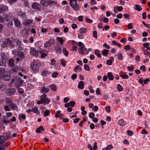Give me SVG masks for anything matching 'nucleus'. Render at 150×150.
Masks as SVG:
<instances>
[{
    "instance_id": "obj_11",
    "label": "nucleus",
    "mask_w": 150,
    "mask_h": 150,
    "mask_svg": "<svg viewBox=\"0 0 150 150\" xmlns=\"http://www.w3.org/2000/svg\"><path fill=\"white\" fill-rule=\"evenodd\" d=\"M32 7L33 9L40 10V9L41 6L40 4H38L36 2H35L32 4Z\"/></svg>"
},
{
    "instance_id": "obj_48",
    "label": "nucleus",
    "mask_w": 150,
    "mask_h": 150,
    "mask_svg": "<svg viewBox=\"0 0 150 150\" xmlns=\"http://www.w3.org/2000/svg\"><path fill=\"white\" fill-rule=\"evenodd\" d=\"M19 52V51H18L16 49L13 50L12 51V54L15 55H18Z\"/></svg>"
},
{
    "instance_id": "obj_45",
    "label": "nucleus",
    "mask_w": 150,
    "mask_h": 150,
    "mask_svg": "<svg viewBox=\"0 0 150 150\" xmlns=\"http://www.w3.org/2000/svg\"><path fill=\"white\" fill-rule=\"evenodd\" d=\"M60 62L61 64L63 66V67H65L66 66L67 62L63 60L62 59H61Z\"/></svg>"
},
{
    "instance_id": "obj_62",
    "label": "nucleus",
    "mask_w": 150,
    "mask_h": 150,
    "mask_svg": "<svg viewBox=\"0 0 150 150\" xmlns=\"http://www.w3.org/2000/svg\"><path fill=\"white\" fill-rule=\"evenodd\" d=\"M136 9L138 11H140L142 9V8L141 7L138 5H136Z\"/></svg>"
},
{
    "instance_id": "obj_12",
    "label": "nucleus",
    "mask_w": 150,
    "mask_h": 150,
    "mask_svg": "<svg viewBox=\"0 0 150 150\" xmlns=\"http://www.w3.org/2000/svg\"><path fill=\"white\" fill-rule=\"evenodd\" d=\"M15 42L16 43V47L18 50H22L23 49L21 46V42L18 40H16Z\"/></svg>"
},
{
    "instance_id": "obj_46",
    "label": "nucleus",
    "mask_w": 150,
    "mask_h": 150,
    "mask_svg": "<svg viewBox=\"0 0 150 150\" xmlns=\"http://www.w3.org/2000/svg\"><path fill=\"white\" fill-rule=\"evenodd\" d=\"M62 52L66 56H67L68 55V53L66 48H63L62 49Z\"/></svg>"
},
{
    "instance_id": "obj_30",
    "label": "nucleus",
    "mask_w": 150,
    "mask_h": 150,
    "mask_svg": "<svg viewBox=\"0 0 150 150\" xmlns=\"http://www.w3.org/2000/svg\"><path fill=\"white\" fill-rule=\"evenodd\" d=\"M44 128L43 127L41 126L38 127L36 130V132L37 133H39L42 132L41 131H43Z\"/></svg>"
},
{
    "instance_id": "obj_63",
    "label": "nucleus",
    "mask_w": 150,
    "mask_h": 150,
    "mask_svg": "<svg viewBox=\"0 0 150 150\" xmlns=\"http://www.w3.org/2000/svg\"><path fill=\"white\" fill-rule=\"evenodd\" d=\"M50 64L52 65H54L56 62V61L54 59H52L51 60Z\"/></svg>"
},
{
    "instance_id": "obj_14",
    "label": "nucleus",
    "mask_w": 150,
    "mask_h": 150,
    "mask_svg": "<svg viewBox=\"0 0 150 150\" xmlns=\"http://www.w3.org/2000/svg\"><path fill=\"white\" fill-rule=\"evenodd\" d=\"M15 25L16 26L18 27H20L21 25V23L19 21L17 18H14L13 19Z\"/></svg>"
},
{
    "instance_id": "obj_31",
    "label": "nucleus",
    "mask_w": 150,
    "mask_h": 150,
    "mask_svg": "<svg viewBox=\"0 0 150 150\" xmlns=\"http://www.w3.org/2000/svg\"><path fill=\"white\" fill-rule=\"evenodd\" d=\"M9 106L11 107V109L13 110H15L18 108L17 105L13 103H12Z\"/></svg>"
},
{
    "instance_id": "obj_20",
    "label": "nucleus",
    "mask_w": 150,
    "mask_h": 150,
    "mask_svg": "<svg viewBox=\"0 0 150 150\" xmlns=\"http://www.w3.org/2000/svg\"><path fill=\"white\" fill-rule=\"evenodd\" d=\"M31 111L34 113H36L37 115H39L40 113V112L38 110V108L36 106H35L31 109Z\"/></svg>"
},
{
    "instance_id": "obj_28",
    "label": "nucleus",
    "mask_w": 150,
    "mask_h": 150,
    "mask_svg": "<svg viewBox=\"0 0 150 150\" xmlns=\"http://www.w3.org/2000/svg\"><path fill=\"white\" fill-rule=\"evenodd\" d=\"M49 74L47 70H44L41 72V75L44 76L46 77Z\"/></svg>"
},
{
    "instance_id": "obj_59",
    "label": "nucleus",
    "mask_w": 150,
    "mask_h": 150,
    "mask_svg": "<svg viewBox=\"0 0 150 150\" xmlns=\"http://www.w3.org/2000/svg\"><path fill=\"white\" fill-rule=\"evenodd\" d=\"M120 76L122 78L124 79H128L129 78V76L127 75L122 74L120 75Z\"/></svg>"
},
{
    "instance_id": "obj_38",
    "label": "nucleus",
    "mask_w": 150,
    "mask_h": 150,
    "mask_svg": "<svg viewBox=\"0 0 150 150\" xmlns=\"http://www.w3.org/2000/svg\"><path fill=\"white\" fill-rule=\"evenodd\" d=\"M8 22L7 24V27L9 28H12L13 26L12 21L11 20H10Z\"/></svg>"
},
{
    "instance_id": "obj_13",
    "label": "nucleus",
    "mask_w": 150,
    "mask_h": 150,
    "mask_svg": "<svg viewBox=\"0 0 150 150\" xmlns=\"http://www.w3.org/2000/svg\"><path fill=\"white\" fill-rule=\"evenodd\" d=\"M16 91L15 88H9L6 90V93L9 96H11L14 94L16 92Z\"/></svg>"
},
{
    "instance_id": "obj_21",
    "label": "nucleus",
    "mask_w": 150,
    "mask_h": 150,
    "mask_svg": "<svg viewBox=\"0 0 150 150\" xmlns=\"http://www.w3.org/2000/svg\"><path fill=\"white\" fill-rule=\"evenodd\" d=\"M22 83L23 81L22 80L18 79V80L15 83L16 88L17 89H18L19 86L22 85Z\"/></svg>"
},
{
    "instance_id": "obj_47",
    "label": "nucleus",
    "mask_w": 150,
    "mask_h": 150,
    "mask_svg": "<svg viewBox=\"0 0 150 150\" xmlns=\"http://www.w3.org/2000/svg\"><path fill=\"white\" fill-rule=\"evenodd\" d=\"M57 39L58 40V41L60 42V44H61V45H63V43L64 41L62 38L57 37Z\"/></svg>"
},
{
    "instance_id": "obj_36",
    "label": "nucleus",
    "mask_w": 150,
    "mask_h": 150,
    "mask_svg": "<svg viewBox=\"0 0 150 150\" xmlns=\"http://www.w3.org/2000/svg\"><path fill=\"white\" fill-rule=\"evenodd\" d=\"M87 31V29L85 28H81L79 29V33L81 34L86 33Z\"/></svg>"
},
{
    "instance_id": "obj_25",
    "label": "nucleus",
    "mask_w": 150,
    "mask_h": 150,
    "mask_svg": "<svg viewBox=\"0 0 150 150\" xmlns=\"http://www.w3.org/2000/svg\"><path fill=\"white\" fill-rule=\"evenodd\" d=\"M8 64L9 66L13 67L14 65V60L12 58L10 59L8 62Z\"/></svg>"
},
{
    "instance_id": "obj_57",
    "label": "nucleus",
    "mask_w": 150,
    "mask_h": 150,
    "mask_svg": "<svg viewBox=\"0 0 150 150\" xmlns=\"http://www.w3.org/2000/svg\"><path fill=\"white\" fill-rule=\"evenodd\" d=\"M140 69L142 70L143 71H146V69L144 65L141 66L140 67Z\"/></svg>"
},
{
    "instance_id": "obj_40",
    "label": "nucleus",
    "mask_w": 150,
    "mask_h": 150,
    "mask_svg": "<svg viewBox=\"0 0 150 150\" xmlns=\"http://www.w3.org/2000/svg\"><path fill=\"white\" fill-rule=\"evenodd\" d=\"M113 148L112 145L110 144L108 145L107 147L103 148V150H109Z\"/></svg>"
},
{
    "instance_id": "obj_15",
    "label": "nucleus",
    "mask_w": 150,
    "mask_h": 150,
    "mask_svg": "<svg viewBox=\"0 0 150 150\" xmlns=\"http://www.w3.org/2000/svg\"><path fill=\"white\" fill-rule=\"evenodd\" d=\"M54 50L56 53L61 54L62 52L61 46L59 45H57L55 47Z\"/></svg>"
},
{
    "instance_id": "obj_53",
    "label": "nucleus",
    "mask_w": 150,
    "mask_h": 150,
    "mask_svg": "<svg viewBox=\"0 0 150 150\" xmlns=\"http://www.w3.org/2000/svg\"><path fill=\"white\" fill-rule=\"evenodd\" d=\"M117 58L118 59L122 60L123 56L121 53H119L117 55Z\"/></svg>"
},
{
    "instance_id": "obj_22",
    "label": "nucleus",
    "mask_w": 150,
    "mask_h": 150,
    "mask_svg": "<svg viewBox=\"0 0 150 150\" xmlns=\"http://www.w3.org/2000/svg\"><path fill=\"white\" fill-rule=\"evenodd\" d=\"M5 101L6 103V104L9 106H10L12 103H13L11 99L9 98H6Z\"/></svg>"
},
{
    "instance_id": "obj_55",
    "label": "nucleus",
    "mask_w": 150,
    "mask_h": 150,
    "mask_svg": "<svg viewBox=\"0 0 150 150\" xmlns=\"http://www.w3.org/2000/svg\"><path fill=\"white\" fill-rule=\"evenodd\" d=\"M84 69L86 71H90V69L89 66L86 64H85L84 67Z\"/></svg>"
},
{
    "instance_id": "obj_26",
    "label": "nucleus",
    "mask_w": 150,
    "mask_h": 150,
    "mask_svg": "<svg viewBox=\"0 0 150 150\" xmlns=\"http://www.w3.org/2000/svg\"><path fill=\"white\" fill-rule=\"evenodd\" d=\"M49 91L48 88H46L45 87H43L41 90V92L43 93H47Z\"/></svg>"
},
{
    "instance_id": "obj_5",
    "label": "nucleus",
    "mask_w": 150,
    "mask_h": 150,
    "mask_svg": "<svg viewBox=\"0 0 150 150\" xmlns=\"http://www.w3.org/2000/svg\"><path fill=\"white\" fill-rule=\"evenodd\" d=\"M30 69L35 73L38 72L39 68V64L35 62L32 63L30 66Z\"/></svg>"
},
{
    "instance_id": "obj_60",
    "label": "nucleus",
    "mask_w": 150,
    "mask_h": 150,
    "mask_svg": "<svg viewBox=\"0 0 150 150\" xmlns=\"http://www.w3.org/2000/svg\"><path fill=\"white\" fill-rule=\"evenodd\" d=\"M94 116H95V114L93 112H91L89 115V117L91 119H93V118H94Z\"/></svg>"
},
{
    "instance_id": "obj_61",
    "label": "nucleus",
    "mask_w": 150,
    "mask_h": 150,
    "mask_svg": "<svg viewBox=\"0 0 150 150\" xmlns=\"http://www.w3.org/2000/svg\"><path fill=\"white\" fill-rule=\"evenodd\" d=\"M85 19L86 21L87 22L90 23L93 22V21L92 20L90 19L87 17H86Z\"/></svg>"
},
{
    "instance_id": "obj_4",
    "label": "nucleus",
    "mask_w": 150,
    "mask_h": 150,
    "mask_svg": "<svg viewBox=\"0 0 150 150\" xmlns=\"http://www.w3.org/2000/svg\"><path fill=\"white\" fill-rule=\"evenodd\" d=\"M4 79V80L6 81L9 79L8 72L6 71L5 69L0 68V79Z\"/></svg>"
},
{
    "instance_id": "obj_27",
    "label": "nucleus",
    "mask_w": 150,
    "mask_h": 150,
    "mask_svg": "<svg viewBox=\"0 0 150 150\" xmlns=\"http://www.w3.org/2000/svg\"><path fill=\"white\" fill-rule=\"evenodd\" d=\"M108 77V79L110 80H112L114 78V76L112 73L109 72L107 73Z\"/></svg>"
},
{
    "instance_id": "obj_52",
    "label": "nucleus",
    "mask_w": 150,
    "mask_h": 150,
    "mask_svg": "<svg viewBox=\"0 0 150 150\" xmlns=\"http://www.w3.org/2000/svg\"><path fill=\"white\" fill-rule=\"evenodd\" d=\"M61 113V111L60 110H58L55 113V117L56 118H57L59 117Z\"/></svg>"
},
{
    "instance_id": "obj_17",
    "label": "nucleus",
    "mask_w": 150,
    "mask_h": 150,
    "mask_svg": "<svg viewBox=\"0 0 150 150\" xmlns=\"http://www.w3.org/2000/svg\"><path fill=\"white\" fill-rule=\"evenodd\" d=\"M33 21L32 20H25L23 21V24L24 26H27L33 23Z\"/></svg>"
},
{
    "instance_id": "obj_58",
    "label": "nucleus",
    "mask_w": 150,
    "mask_h": 150,
    "mask_svg": "<svg viewBox=\"0 0 150 150\" xmlns=\"http://www.w3.org/2000/svg\"><path fill=\"white\" fill-rule=\"evenodd\" d=\"M48 3L50 5H52L53 4L55 5H57V2L54 1H49Z\"/></svg>"
},
{
    "instance_id": "obj_39",
    "label": "nucleus",
    "mask_w": 150,
    "mask_h": 150,
    "mask_svg": "<svg viewBox=\"0 0 150 150\" xmlns=\"http://www.w3.org/2000/svg\"><path fill=\"white\" fill-rule=\"evenodd\" d=\"M117 89L120 92L123 90L122 86L120 84H118L117 86Z\"/></svg>"
},
{
    "instance_id": "obj_9",
    "label": "nucleus",
    "mask_w": 150,
    "mask_h": 150,
    "mask_svg": "<svg viewBox=\"0 0 150 150\" xmlns=\"http://www.w3.org/2000/svg\"><path fill=\"white\" fill-rule=\"evenodd\" d=\"M55 42V41L54 39H50L49 41H47L45 44L44 47L46 48L50 46L52 44H54Z\"/></svg>"
},
{
    "instance_id": "obj_44",
    "label": "nucleus",
    "mask_w": 150,
    "mask_h": 150,
    "mask_svg": "<svg viewBox=\"0 0 150 150\" xmlns=\"http://www.w3.org/2000/svg\"><path fill=\"white\" fill-rule=\"evenodd\" d=\"M108 51L109 50L105 49H104L102 52V53L103 55L106 56L108 54Z\"/></svg>"
},
{
    "instance_id": "obj_1",
    "label": "nucleus",
    "mask_w": 150,
    "mask_h": 150,
    "mask_svg": "<svg viewBox=\"0 0 150 150\" xmlns=\"http://www.w3.org/2000/svg\"><path fill=\"white\" fill-rule=\"evenodd\" d=\"M0 42H1V46L4 47H6L7 45H8L10 48L12 49L15 46L14 44L11 41L9 38L1 39Z\"/></svg>"
},
{
    "instance_id": "obj_42",
    "label": "nucleus",
    "mask_w": 150,
    "mask_h": 150,
    "mask_svg": "<svg viewBox=\"0 0 150 150\" xmlns=\"http://www.w3.org/2000/svg\"><path fill=\"white\" fill-rule=\"evenodd\" d=\"M50 113V110H46L44 111V115L45 117H47L48 116Z\"/></svg>"
},
{
    "instance_id": "obj_16",
    "label": "nucleus",
    "mask_w": 150,
    "mask_h": 150,
    "mask_svg": "<svg viewBox=\"0 0 150 150\" xmlns=\"http://www.w3.org/2000/svg\"><path fill=\"white\" fill-rule=\"evenodd\" d=\"M38 52L41 54V58H43L46 56V54L45 53L46 52L45 50H44L40 48L39 49Z\"/></svg>"
},
{
    "instance_id": "obj_10",
    "label": "nucleus",
    "mask_w": 150,
    "mask_h": 150,
    "mask_svg": "<svg viewBox=\"0 0 150 150\" xmlns=\"http://www.w3.org/2000/svg\"><path fill=\"white\" fill-rule=\"evenodd\" d=\"M8 9V8L4 4L0 5V13L6 11Z\"/></svg>"
},
{
    "instance_id": "obj_32",
    "label": "nucleus",
    "mask_w": 150,
    "mask_h": 150,
    "mask_svg": "<svg viewBox=\"0 0 150 150\" xmlns=\"http://www.w3.org/2000/svg\"><path fill=\"white\" fill-rule=\"evenodd\" d=\"M18 116L20 120H21L22 119L24 120H25L26 118V116L25 115L20 113L18 115Z\"/></svg>"
},
{
    "instance_id": "obj_43",
    "label": "nucleus",
    "mask_w": 150,
    "mask_h": 150,
    "mask_svg": "<svg viewBox=\"0 0 150 150\" xmlns=\"http://www.w3.org/2000/svg\"><path fill=\"white\" fill-rule=\"evenodd\" d=\"M95 54L99 58H100L101 57V55L99 51L98 50H95Z\"/></svg>"
},
{
    "instance_id": "obj_18",
    "label": "nucleus",
    "mask_w": 150,
    "mask_h": 150,
    "mask_svg": "<svg viewBox=\"0 0 150 150\" xmlns=\"http://www.w3.org/2000/svg\"><path fill=\"white\" fill-rule=\"evenodd\" d=\"M40 4L44 7H46L49 5V3L47 0H41Z\"/></svg>"
},
{
    "instance_id": "obj_6",
    "label": "nucleus",
    "mask_w": 150,
    "mask_h": 150,
    "mask_svg": "<svg viewBox=\"0 0 150 150\" xmlns=\"http://www.w3.org/2000/svg\"><path fill=\"white\" fill-rule=\"evenodd\" d=\"M45 94H43L40 97V100H41L43 104L45 105L49 104L50 101V100L47 98Z\"/></svg>"
},
{
    "instance_id": "obj_49",
    "label": "nucleus",
    "mask_w": 150,
    "mask_h": 150,
    "mask_svg": "<svg viewBox=\"0 0 150 150\" xmlns=\"http://www.w3.org/2000/svg\"><path fill=\"white\" fill-rule=\"evenodd\" d=\"M86 121V119L85 118H83V120L79 123V125L80 127H81L83 126V124Z\"/></svg>"
},
{
    "instance_id": "obj_56",
    "label": "nucleus",
    "mask_w": 150,
    "mask_h": 150,
    "mask_svg": "<svg viewBox=\"0 0 150 150\" xmlns=\"http://www.w3.org/2000/svg\"><path fill=\"white\" fill-rule=\"evenodd\" d=\"M69 103L70 104V106H71V107H73L75 105V102L74 101L72 100L69 102Z\"/></svg>"
},
{
    "instance_id": "obj_24",
    "label": "nucleus",
    "mask_w": 150,
    "mask_h": 150,
    "mask_svg": "<svg viewBox=\"0 0 150 150\" xmlns=\"http://www.w3.org/2000/svg\"><path fill=\"white\" fill-rule=\"evenodd\" d=\"M49 88H50L53 92H55L56 91V88L55 85L54 84H52L48 86Z\"/></svg>"
},
{
    "instance_id": "obj_35",
    "label": "nucleus",
    "mask_w": 150,
    "mask_h": 150,
    "mask_svg": "<svg viewBox=\"0 0 150 150\" xmlns=\"http://www.w3.org/2000/svg\"><path fill=\"white\" fill-rule=\"evenodd\" d=\"M0 150H5L6 148L7 147V144H6L0 145Z\"/></svg>"
},
{
    "instance_id": "obj_34",
    "label": "nucleus",
    "mask_w": 150,
    "mask_h": 150,
    "mask_svg": "<svg viewBox=\"0 0 150 150\" xmlns=\"http://www.w3.org/2000/svg\"><path fill=\"white\" fill-rule=\"evenodd\" d=\"M18 14L21 17L23 18L25 16L26 13L25 12H22V11H20L18 12Z\"/></svg>"
},
{
    "instance_id": "obj_51",
    "label": "nucleus",
    "mask_w": 150,
    "mask_h": 150,
    "mask_svg": "<svg viewBox=\"0 0 150 150\" xmlns=\"http://www.w3.org/2000/svg\"><path fill=\"white\" fill-rule=\"evenodd\" d=\"M97 32L95 31L94 30L93 32V33L92 34L93 36L96 39H97Z\"/></svg>"
},
{
    "instance_id": "obj_41",
    "label": "nucleus",
    "mask_w": 150,
    "mask_h": 150,
    "mask_svg": "<svg viewBox=\"0 0 150 150\" xmlns=\"http://www.w3.org/2000/svg\"><path fill=\"white\" fill-rule=\"evenodd\" d=\"M74 71L76 72L78 71H81V68L79 65H77L75 67Z\"/></svg>"
},
{
    "instance_id": "obj_2",
    "label": "nucleus",
    "mask_w": 150,
    "mask_h": 150,
    "mask_svg": "<svg viewBox=\"0 0 150 150\" xmlns=\"http://www.w3.org/2000/svg\"><path fill=\"white\" fill-rule=\"evenodd\" d=\"M78 45L80 47L79 49L78 50L79 54H81L83 55L88 54V50H87L86 48L84 47V45L82 42H79L78 43Z\"/></svg>"
},
{
    "instance_id": "obj_7",
    "label": "nucleus",
    "mask_w": 150,
    "mask_h": 150,
    "mask_svg": "<svg viewBox=\"0 0 150 150\" xmlns=\"http://www.w3.org/2000/svg\"><path fill=\"white\" fill-rule=\"evenodd\" d=\"M0 55L1 59V61H0V66H4L7 62V57L4 53H1Z\"/></svg>"
},
{
    "instance_id": "obj_23",
    "label": "nucleus",
    "mask_w": 150,
    "mask_h": 150,
    "mask_svg": "<svg viewBox=\"0 0 150 150\" xmlns=\"http://www.w3.org/2000/svg\"><path fill=\"white\" fill-rule=\"evenodd\" d=\"M119 124L121 126H124L126 124V122L123 119H120L118 122Z\"/></svg>"
},
{
    "instance_id": "obj_64",
    "label": "nucleus",
    "mask_w": 150,
    "mask_h": 150,
    "mask_svg": "<svg viewBox=\"0 0 150 150\" xmlns=\"http://www.w3.org/2000/svg\"><path fill=\"white\" fill-rule=\"evenodd\" d=\"M124 48L126 50L128 51L130 50V47L129 45H127L125 46Z\"/></svg>"
},
{
    "instance_id": "obj_29",
    "label": "nucleus",
    "mask_w": 150,
    "mask_h": 150,
    "mask_svg": "<svg viewBox=\"0 0 150 150\" xmlns=\"http://www.w3.org/2000/svg\"><path fill=\"white\" fill-rule=\"evenodd\" d=\"M84 82L83 81H80L79 83L78 87L79 88L82 89L84 88Z\"/></svg>"
},
{
    "instance_id": "obj_3",
    "label": "nucleus",
    "mask_w": 150,
    "mask_h": 150,
    "mask_svg": "<svg viewBox=\"0 0 150 150\" xmlns=\"http://www.w3.org/2000/svg\"><path fill=\"white\" fill-rule=\"evenodd\" d=\"M69 1L70 6L75 11H79L81 8L80 5L78 4L76 0H68Z\"/></svg>"
},
{
    "instance_id": "obj_54",
    "label": "nucleus",
    "mask_w": 150,
    "mask_h": 150,
    "mask_svg": "<svg viewBox=\"0 0 150 150\" xmlns=\"http://www.w3.org/2000/svg\"><path fill=\"white\" fill-rule=\"evenodd\" d=\"M4 108L6 111H10V110L9 109L10 107L7 105H4Z\"/></svg>"
},
{
    "instance_id": "obj_37",
    "label": "nucleus",
    "mask_w": 150,
    "mask_h": 150,
    "mask_svg": "<svg viewBox=\"0 0 150 150\" xmlns=\"http://www.w3.org/2000/svg\"><path fill=\"white\" fill-rule=\"evenodd\" d=\"M18 55L22 59H24L25 58V56L24 53L22 52L19 51Z\"/></svg>"
},
{
    "instance_id": "obj_19",
    "label": "nucleus",
    "mask_w": 150,
    "mask_h": 150,
    "mask_svg": "<svg viewBox=\"0 0 150 150\" xmlns=\"http://www.w3.org/2000/svg\"><path fill=\"white\" fill-rule=\"evenodd\" d=\"M73 47H72V50L74 51H76L77 50V46L76 42L74 41H72Z\"/></svg>"
},
{
    "instance_id": "obj_33",
    "label": "nucleus",
    "mask_w": 150,
    "mask_h": 150,
    "mask_svg": "<svg viewBox=\"0 0 150 150\" xmlns=\"http://www.w3.org/2000/svg\"><path fill=\"white\" fill-rule=\"evenodd\" d=\"M22 34L23 35H28V30L26 28L23 29L22 30Z\"/></svg>"
},
{
    "instance_id": "obj_50",
    "label": "nucleus",
    "mask_w": 150,
    "mask_h": 150,
    "mask_svg": "<svg viewBox=\"0 0 150 150\" xmlns=\"http://www.w3.org/2000/svg\"><path fill=\"white\" fill-rule=\"evenodd\" d=\"M142 50L143 51L144 54L148 55L149 57L150 58V52H149L146 50L144 51Z\"/></svg>"
},
{
    "instance_id": "obj_8",
    "label": "nucleus",
    "mask_w": 150,
    "mask_h": 150,
    "mask_svg": "<svg viewBox=\"0 0 150 150\" xmlns=\"http://www.w3.org/2000/svg\"><path fill=\"white\" fill-rule=\"evenodd\" d=\"M38 51H37L35 48L34 47H32L30 49V54L33 56L35 57H38Z\"/></svg>"
}]
</instances>
